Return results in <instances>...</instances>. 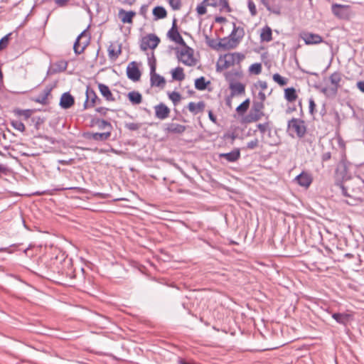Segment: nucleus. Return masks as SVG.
I'll list each match as a JSON object with an SVG mask.
<instances>
[{
  "label": "nucleus",
  "mask_w": 364,
  "mask_h": 364,
  "mask_svg": "<svg viewBox=\"0 0 364 364\" xmlns=\"http://www.w3.org/2000/svg\"><path fill=\"white\" fill-rule=\"evenodd\" d=\"M244 55L240 53H232L220 56L217 63V70H225L235 64L240 63L243 59Z\"/></svg>",
  "instance_id": "obj_1"
},
{
  "label": "nucleus",
  "mask_w": 364,
  "mask_h": 364,
  "mask_svg": "<svg viewBox=\"0 0 364 364\" xmlns=\"http://www.w3.org/2000/svg\"><path fill=\"white\" fill-rule=\"evenodd\" d=\"M148 63L150 68V80L151 86L163 87L166 84V81L164 77L156 73V61L154 53H151V57L148 58Z\"/></svg>",
  "instance_id": "obj_2"
},
{
  "label": "nucleus",
  "mask_w": 364,
  "mask_h": 364,
  "mask_svg": "<svg viewBox=\"0 0 364 364\" xmlns=\"http://www.w3.org/2000/svg\"><path fill=\"white\" fill-rule=\"evenodd\" d=\"M288 130L292 134H296L299 138L304 136L306 132V127L304 121L292 118L288 122Z\"/></svg>",
  "instance_id": "obj_3"
},
{
  "label": "nucleus",
  "mask_w": 364,
  "mask_h": 364,
  "mask_svg": "<svg viewBox=\"0 0 364 364\" xmlns=\"http://www.w3.org/2000/svg\"><path fill=\"white\" fill-rule=\"evenodd\" d=\"M263 108L264 105L262 102H255L250 112L246 117V122L250 123L259 120L264 115Z\"/></svg>",
  "instance_id": "obj_4"
},
{
  "label": "nucleus",
  "mask_w": 364,
  "mask_h": 364,
  "mask_svg": "<svg viewBox=\"0 0 364 364\" xmlns=\"http://www.w3.org/2000/svg\"><path fill=\"white\" fill-rule=\"evenodd\" d=\"M183 47L178 51V60L186 65L191 66L194 65V59L193 56V49L188 47L186 44Z\"/></svg>",
  "instance_id": "obj_5"
},
{
  "label": "nucleus",
  "mask_w": 364,
  "mask_h": 364,
  "mask_svg": "<svg viewBox=\"0 0 364 364\" xmlns=\"http://www.w3.org/2000/svg\"><path fill=\"white\" fill-rule=\"evenodd\" d=\"M160 42V39L155 34H149L142 38L140 48L142 50L156 48Z\"/></svg>",
  "instance_id": "obj_6"
},
{
  "label": "nucleus",
  "mask_w": 364,
  "mask_h": 364,
  "mask_svg": "<svg viewBox=\"0 0 364 364\" xmlns=\"http://www.w3.org/2000/svg\"><path fill=\"white\" fill-rule=\"evenodd\" d=\"M100 102L101 100L97 97L95 92L92 89L87 87L86 90V100L84 104L85 109L93 107Z\"/></svg>",
  "instance_id": "obj_7"
},
{
  "label": "nucleus",
  "mask_w": 364,
  "mask_h": 364,
  "mask_svg": "<svg viewBox=\"0 0 364 364\" xmlns=\"http://www.w3.org/2000/svg\"><path fill=\"white\" fill-rule=\"evenodd\" d=\"M112 133L110 132H105L102 133L99 132H87L84 134V136L87 139L94 140L96 141H105L110 136Z\"/></svg>",
  "instance_id": "obj_8"
},
{
  "label": "nucleus",
  "mask_w": 364,
  "mask_h": 364,
  "mask_svg": "<svg viewBox=\"0 0 364 364\" xmlns=\"http://www.w3.org/2000/svg\"><path fill=\"white\" fill-rule=\"evenodd\" d=\"M208 6L217 8L221 12H230L231 11L226 0H205Z\"/></svg>",
  "instance_id": "obj_9"
},
{
  "label": "nucleus",
  "mask_w": 364,
  "mask_h": 364,
  "mask_svg": "<svg viewBox=\"0 0 364 364\" xmlns=\"http://www.w3.org/2000/svg\"><path fill=\"white\" fill-rule=\"evenodd\" d=\"M294 181L300 186L307 188L312 183V177L309 173L303 171L295 178Z\"/></svg>",
  "instance_id": "obj_10"
},
{
  "label": "nucleus",
  "mask_w": 364,
  "mask_h": 364,
  "mask_svg": "<svg viewBox=\"0 0 364 364\" xmlns=\"http://www.w3.org/2000/svg\"><path fill=\"white\" fill-rule=\"evenodd\" d=\"M349 8L348 5H343L338 4H333L331 6L332 13L340 18H344L347 17V10Z\"/></svg>",
  "instance_id": "obj_11"
},
{
  "label": "nucleus",
  "mask_w": 364,
  "mask_h": 364,
  "mask_svg": "<svg viewBox=\"0 0 364 364\" xmlns=\"http://www.w3.org/2000/svg\"><path fill=\"white\" fill-rule=\"evenodd\" d=\"M342 80L341 74L338 72L332 73L329 77V80L333 85L331 88L332 95H336L338 88L340 87V82Z\"/></svg>",
  "instance_id": "obj_12"
},
{
  "label": "nucleus",
  "mask_w": 364,
  "mask_h": 364,
  "mask_svg": "<svg viewBox=\"0 0 364 364\" xmlns=\"http://www.w3.org/2000/svg\"><path fill=\"white\" fill-rule=\"evenodd\" d=\"M156 117L159 119H166L170 113V109L163 103H160L154 107Z\"/></svg>",
  "instance_id": "obj_13"
},
{
  "label": "nucleus",
  "mask_w": 364,
  "mask_h": 364,
  "mask_svg": "<svg viewBox=\"0 0 364 364\" xmlns=\"http://www.w3.org/2000/svg\"><path fill=\"white\" fill-rule=\"evenodd\" d=\"M237 40H233L229 37L220 39L218 47L223 50L233 49L237 46Z\"/></svg>",
  "instance_id": "obj_14"
},
{
  "label": "nucleus",
  "mask_w": 364,
  "mask_h": 364,
  "mask_svg": "<svg viewBox=\"0 0 364 364\" xmlns=\"http://www.w3.org/2000/svg\"><path fill=\"white\" fill-rule=\"evenodd\" d=\"M218 157L220 159H225L228 162H235L240 158V151L239 149H234L229 153H221L219 154Z\"/></svg>",
  "instance_id": "obj_15"
},
{
  "label": "nucleus",
  "mask_w": 364,
  "mask_h": 364,
  "mask_svg": "<svg viewBox=\"0 0 364 364\" xmlns=\"http://www.w3.org/2000/svg\"><path fill=\"white\" fill-rule=\"evenodd\" d=\"M168 38L173 41L181 45L185 46V41L178 33L177 28H176V22L175 21L173 23L172 28L168 32Z\"/></svg>",
  "instance_id": "obj_16"
},
{
  "label": "nucleus",
  "mask_w": 364,
  "mask_h": 364,
  "mask_svg": "<svg viewBox=\"0 0 364 364\" xmlns=\"http://www.w3.org/2000/svg\"><path fill=\"white\" fill-rule=\"evenodd\" d=\"M127 75L128 78L133 81H137L139 80L141 73L139 68L135 65L134 62L127 66Z\"/></svg>",
  "instance_id": "obj_17"
},
{
  "label": "nucleus",
  "mask_w": 364,
  "mask_h": 364,
  "mask_svg": "<svg viewBox=\"0 0 364 364\" xmlns=\"http://www.w3.org/2000/svg\"><path fill=\"white\" fill-rule=\"evenodd\" d=\"M85 36V31H82L76 38L73 45L74 52L76 54L82 53L86 48V42H81Z\"/></svg>",
  "instance_id": "obj_18"
},
{
  "label": "nucleus",
  "mask_w": 364,
  "mask_h": 364,
  "mask_svg": "<svg viewBox=\"0 0 364 364\" xmlns=\"http://www.w3.org/2000/svg\"><path fill=\"white\" fill-rule=\"evenodd\" d=\"M75 103L74 97L69 93L62 95L60 100V106L65 109L70 108Z\"/></svg>",
  "instance_id": "obj_19"
},
{
  "label": "nucleus",
  "mask_w": 364,
  "mask_h": 364,
  "mask_svg": "<svg viewBox=\"0 0 364 364\" xmlns=\"http://www.w3.org/2000/svg\"><path fill=\"white\" fill-rule=\"evenodd\" d=\"M302 38L304 39L306 44H318L322 42L323 38L318 34L315 33H304Z\"/></svg>",
  "instance_id": "obj_20"
},
{
  "label": "nucleus",
  "mask_w": 364,
  "mask_h": 364,
  "mask_svg": "<svg viewBox=\"0 0 364 364\" xmlns=\"http://www.w3.org/2000/svg\"><path fill=\"white\" fill-rule=\"evenodd\" d=\"M229 88L231 90V95H239L245 93V87L243 84L238 82H232L229 83Z\"/></svg>",
  "instance_id": "obj_21"
},
{
  "label": "nucleus",
  "mask_w": 364,
  "mask_h": 364,
  "mask_svg": "<svg viewBox=\"0 0 364 364\" xmlns=\"http://www.w3.org/2000/svg\"><path fill=\"white\" fill-rule=\"evenodd\" d=\"M135 15L136 13L132 11H126L124 9H120L119 11V17L124 23H132V19Z\"/></svg>",
  "instance_id": "obj_22"
},
{
  "label": "nucleus",
  "mask_w": 364,
  "mask_h": 364,
  "mask_svg": "<svg viewBox=\"0 0 364 364\" xmlns=\"http://www.w3.org/2000/svg\"><path fill=\"white\" fill-rule=\"evenodd\" d=\"M244 34V29L241 27L236 26L235 23H233V29L228 37L233 40H237V44H239L243 38Z\"/></svg>",
  "instance_id": "obj_23"
},
{
  "label": "nucleus",
  "mask_w": 364,
  "mask_h": 364,
  "mask_svg": "<svg viewBox=\"0 0 364 364\" xmlns=\"http://www.w3.org/2000/svg\"><path fill=\"white\" fill-rule=\"evenodd\" d=\"M98 88L101 93V95L106 99L107 101L113 102L115 100L113 95L112 94L109 87L105 84L99 83Z\"/></svg>",
  "instance_id": "obj_24"
},
{
  "label": "nucleus",
  "mask_w": 364,
  "mask_h": 364,
  "mask_svg": "<svg viewBox=\"0 0 364 364\" xmlns=\"http://www.w3.org/2000/svg\"><path fill=\"white\" fill-rule=\"evenodd\" d=\"M332 318L342 325H346L350 318V315L346 313H333Z\"/></svg>",
  "instance_id": "obj_25"
},
{
  "label": "nucleus",
  "mask_w": 364,
  "mask_h": 364,
  "mask_svg": "<svg viewBox=\"0 0 364 364\" xmlns=\"http://www.w3.org/2000/svg\"><path fill=\"white\" fill-rule=\"evenodd\" d=\"M93 122L99 129L106 130L105 132H110V133H112V126L110 122L100 119H97L94 120Z\"/></svg>",
  "instance_id": "obj_26"
},
{
  "label": "nucleus",
  "mask_w": 364,
  "mask_h": 364,
  "mask_svg": "<svg viewBox=\"0 0 364 364\" xmlns=\"http://www.w3.org/2000/svg\"><path fill=\"white\" fill-rule=\"evenodd\" d=\"M284 98L289 102L296 100L298 95L294 87H287L284 90Z\"/></svg>",
  "instance_id": "obj_27"
},
{
  "label": "nucleus",
  "mask_w": 364,
  "mask_h": 364,
  "mask_svg": "<svg viewBox=\"0 0 364 364\" xmlns=\"http://www.w3.org/2000/svg\"><path fill=\"white\" fill-rule=\"evenodd\" d=\"M166 129L171 133L181 134L186 130V127L176 123H171L168 124Z\"/></svg>",
  "instance_id": "obj_28"
},
{
  "label": "nucleus",
  "mask_w": 364,
  "mask_h": 364,
  "mask_svg": "<svg viewBox=\"0 0 364 364\" xmlns=\"http://www.w3.org/2000/svg\"><path fill=\"white\" fill-rule=\"evenodd\" d=\"M257 127L258 130L262 134V137L264 138V135L267 134L268 135H270L272 132V127L270 126L269 122H266L263 124L259 123L257 124Z\"/></svg>",
  "instance_id": "obj_29"
},
{
  "label": "nucleus",
  "mask_w": 364,
  "mask_h": 364,
  "mask_svg": "<svg viewBox=\"0 0 364 364\" xmlns=\"http://www.w3.org/2000/svg\"><path fill=\"white\" fill-rule=\"evenodd\" d=\"M127 97L132 105H139L142 101L141 95L136 91L129 92L127 95Z\"/></svg>",
  "instance_id": "obj_30"
},
{
  "label": "nucleus",
  "mask_w": 364,
  "mask_h": 364,
  "mask_svg": "<svg viewBox=\"0 0 364 364\" xmlns=\"http://www.w3.org/2000/svg\"><path fill=\"white\" fill-rule=\"evenodd\" d=\"M272 29L269 26H265L262 29L260 39L262 41L269 42L272 40Z\"/></svg>",
  "instance_id": "obj_31"
},
{
  "label": "nucleus",
  "mask_w": 364,
  "mask_h": 364,
  "mask_svg": "<svg viewBox=\"0 0 364 364\" xmlns=\"http://www.w3.org/2000/svg\"><path fill=\"white\" fill-rule=\"evenodd\" d=\"M153 15L154 20H159L166 17L167 12L163 6H158L153 9Z\"/></svg>",
  "instance_id": "obj_32"
},
{
  "label": "nucleus",
  "mask_w": 364,
  "mask_h": 364,
  "mask_svg": "<svg viewBox=\"0 0 364 364\" xmlns=\"http://www.w3.org/2000/svg\"><path fill=\"white\" fill-rule=\"evenodd\" d=\"M226 80L228 83L232 82H236V80L242 76V72L240 70H231L228 72L225 75Z\"/></svg>",
  "instance_id": "obj_33"
},
{
  "label": "nucleus",
  "mask_w": 364,
  "mask_h": 364,
  "mask_svg": "<svg viewBox=\"0 0 364 364\" xmlns=\"http://www.w3.org/2000/svg\"><path fill=\"white\" fill-rule=\"evenodd\" d=\"M204 107H205L204 103L202 102H199L198 103L191 102L188 105V110L191 112H193L194 114H197V113L203 111V109H204Z\"/></svg>",
  "instance_id": "obj_34"
},
{
  "label": "nucleus",
  "mask_w": 364,
  "mask_h": 364,
  "mask_svg": "<svg viewBox=\"0 0 364 364\" xmlns=\"http://www.w3.org/2000/svg\"><path fill=\"white\" fill-rule=\"evenodd\" d=\"M50 93V89L46 88L35 99L36 102L42 105L47 104L48 97Z\"/></svg>",
  "instance_id": "obj_35"
},
{
  "label": "nucleus",
  "mask_w": 364,
  "mask_h": 364,
  "mask_svg": "<svg viewBox=\"0 0 364 364\" xmlns=\"http://www.w3.org/2000/svg\"><path fill=\"white\" fill-rule=\"evenodd\" d=\"M172 77L173 80L181 81L185 78L183 69L181 67H177L171 71Z\"/></svg>",
  "instance_id": "obj_36"
},
{
  "label": "nucleus",
  "mask_w": 364,
  "mask_h": 364,
  "mask_svg": "<svg viewBox=\"0 0 364 364\" xmlns=\"http://www.w3.org/2000/svg\"><path fill=\"white\" fill-rule=\"evenodd\" d=\"M208 83L209 82H206L204 77H200L195 80V87L198 90H204Z\"/></svg>",
  "instance_id": "obj_37"
},
{
  "label": "nucleus",
  "mask_w": 364,
  "mask_h": 364,
  "mask_svg": "<svg viewBox=\"0 0 364 364\" xmlns=\"http://www.w3.org/2000/svg\"><path fill=\"white\" fill-rule=\"evenodd\" d=\"M109 56L112 58H117L121 54V46H119L117 49L113 48L112 46H110L108 48Z\"/></svg>",
  "instance_id": "obj_38"
},
{
  "label": "nucleus",
  "mask_w": 364,
  "mask_h": 364,
  "mask_svg": "<svg viewBox=\"0 0 364 364\" xmlns=\"http://www.w3.org/2000/svg\"><path fill=\"white\" fill-rule=\"evenodd\" d=\"M273 80L279 84L280 86H284L287 84V79L281 76L279 73H275L272 75Z\"/></svg>",
  "instance_id": "obj_39"
},
{
  "label": "nucleus",
  "mask_w": 364,
  "mask_h": 364,
  "mask_svg": "<svg viewBox=\"0 0 364 364\" xmlns=\"http://www.w3.org/2000/svg\"><path fill=\"white\" fill-rule=\"evenodd\" d=\"M249 105H250V100L248 99H247L236 108V111L239 114H242L247 110Z\"/></svg>",
  "instance_id": "obj_40"
},
{
  "label": "nucleus",
  "mask_w": 364,
  "mask_h": 364,
  "mask_svg": "<svg viewBox=\"0 0 364 364\" xmlns=\"http://www.w3.org/2000/svg\"><path fill=\"white\" fill-rule=\"evenodd\" d=\"M208 6L207 3L205 2V0H203L199 5L196 7V11L198 15L202 16L206 14L207 10L206 7Z\"/></svg>",
  "instance_id": "obj_41"
},
{
  "label": "nucleus",
  "mask_w": 364,
  "mask_h": 364,
  "mask_svg": "<svg viewBox=\"0 0 364 364\" xmlns=\"http://www.w3.org/2000/svg\"><path fill=\"white\" fill-rule=\"evenodd\" d=\"M249 71L255 75H259L262 72V65L260 63H254L249 68Z\"/></svg>",
  "instance_id": "obj_42"
},
{
  "label": "nucleus",
  "mask_w": 364,
  "mask_h": 364,
  "mask_svg": "<svg viewBox=\"0 0 364 364\" xmlns=\"http://www.w3.org/2000/svg\"><path fill=\"white\" fill-rule=\"evenodd\" d=\"M11 124L15 129L19 132H22L25 131L26 127L24 124L19 120L13 121Z\"/></svg>",
  "instance_id": "obj_43"
},
{
  "label": "nucleus",
  "mask_w": 364,
  "mask_h": 364,
  "mask_svg": "<svg viewBox=\"0 0 364 364\" xmlns=\"http://www.w3.org/2000/svg\"><path fill=\"white\" fill-rule=\"evenodd\" d=\"M10 36H11V33H9V34L6 35L5 36H4L0 40V50H3L7 47V46L9 44V39H10Z\"/></svg>",
  "instance_id": "obj_44"
},
{
  "label": "nucleus",
  "mask_w": 364,
  "mask_h": 364,
  "mask_svg": "<svg viewBox=\"0 0 364 364\" xmlns=\"http://www.w3.org/2000/svg\"><path fill=\"white\" fill-rule=\"evenodd\" d=\"M168 97L174 105L177 104L181 100V95L177 92H172L168 95Z\"/></svg>",
  "instance_id": "obj_45"
},
{
  "label": "nucleus",
  "mask_w": 364,
  "mask_h": 364,
  "mask_svg": "<svg viewBox=\"0 0 364 364\" xmlns=\"http://www.w3.org/2000/svg\"><path fill=\"white\" fill-rule=\"evenodd\" d=\"M168 3L173 10H178L181 9V0H169Z\"/></svg>",
  "instance_id": "obj_46"
},
{
  "label": "nucleus",
  "mask_w": 364,
  "mask_h": 364,
  "mask_svg": "<svg viewBox=\"0 0 364 364\" xmlns=\"http://www.w3.org/2000/svg\"><path fill=\"white\" fill-rule=\"evenodd\" d=\"M353 183L358 186V188L360 191L364 188V181L360 177L354 178Z\"/></svg>",
  "instance_id": "obj_47"
},
{
  "label": "nucleus",
  "mask_w": 364,
  "mask_h": 364,
  "mask_svg": "<svg viewBox=\"0 0 364 364\" xmlns=\"http://www.w3.org/2000/svg\"><path fill=\"white\" fill-rule=\"evenodd\" d=\"M259 146V140L257 139H255L247 143L246 148L247 149H254L258 147Z\"/></svg>",
  "instance_id": "obj_48"
},
{
  "label": "nucleus",
  "mask_w": 364,
  "mask_h": 364,
  "mask_svg": "<svg viewBox=\"0 0 364 364\" xmlns=\"http://www.w3.org/2000/svg\"><path fill=\"white\" fill-rule=\"evenodd\" d=\"M248 8H249V10L252 16L256 15L257 9H256L255 4L253 1H250L248 2Z\"/></svg>",
  "instance_id": "obj_49"
},
{
  "label": "nucleus",
  "mask_w": 364,
  "mask_h": 364,
  "mask_svg": "<svg viewBox=\"0 0 364 364\" xmlns=\"http://www.w3.org/2000/svg\"><path fill=\"white\" fill-rule=\"evenodd\" d=\"M309 112L311 114H314V109L316 107V104L314 102V100L312 98L309 99Z\"/></svg>",
  "instance_id": "obj_50"
},
{
  "label": "nucleus",
  "mask_w": 364,
  "mask_h": 364,
  "mask_svg": "<svg viewBox=\"0 0 364 364\" xmlns=\"http://www.w3.org/2000/svg\"><path fill=\"white\" fill-rule=\"evenodd\" d=\"M109 111V109L106 107H98L96 109V112L100 113L102 116H105Z\"/></svg>",
  "instance_id": "obj_51"
},
{
  "label": "nucleus",
  "mask_w": 364,
  "mask_h": 364,
  "mask_svg": "<svg viewBox=\"0 0 364 364\" xmlns=\"http://www.w3.org/2000/svg\"><path fill=\"white\" fill-rule=\"evenodd\" d=\"M357 88L363 93H364V81L360 80L356 83Z\"/></svg>",
  "instance_id": "obj_52"
},
{
  "label": "nucleus",
  "mask_w": 364,
  "mask_h": 364,
  "mask_svg": "<svg viewBox=\"0 0 364 364\" xmlns=\"http://www.w3.org/2000/svg\"><path fill=\"white\" fill-rule=\"evenodd\" d=\"M262 4L266 7V9L271 11L270 1L271 0H260Z\"/></svg>",
  "instance_id": "obj_53"
},
{
  "label": "nucleus",
  "mask_w": 364,
  "mask_h": 364,
  "mask_svg": "<svg viewBox=\"0 0 364 364\" xmlns=\"http://www.w3.org/2000/svg\"><path fill=\"white\" fill-rule=\"evenodd\" d=\"M127 127L129 130H136L139 128V126L136 123H130L127 125Z\"/></svg>",
  "instance_id": "obj_54"
},
{
  "label": "nucleus",
  "mask_w": 364,
  "mask_h": 364,
  "mask_svg": "<svg viewBox=\"0 0 364 364\" xmlns=\"http://www.w3.org/2000/svg\"><path fill=\"white\" fill-rule=\"evenodd\" d=\"M331 154L330 152H325L323 154L321 159H322L323 161H326L329 160L331 159Z\"/></svg>",
  "instance_id": "obj_55"
},
{
  "label": "nucleus",
  "mask_w": 364,
  "mask_h": 364,
  "mask_svg": "<svg viewBox=\"0 0 364 364\" xmlns=\"http://www.w3.org/2000/svg\"><path fill=\"white\" fill-rule=\"evenodd\" d=\"M69 0H55V4L60 6H63Z\"/></svg>",
  "instance_id": "obj_56"
},
{
  "label": "nucleus",
  "mask_w": 364,
  "mask_h": 364,
  "mask_svg": "<svg viewBox=\"0 0 364 364\" xmlns=\"http://www.w3.org/2000/svg\"><path fill=\"white\" fill-rule=\"evenodd\" d=\"M259 85L262 90L267 88V83L265 81H259Z\"/></svg>",
  "instance_id": "obj_57"
},
{
  "label": "nucleus",
  "mask_w": 364,
  "mask_h": 364,
  "mask_svg": "<svg viewBox=\"0 0 364 364\" xmlns=\"http://www.w3.org/2000/svg\"><path fill=\"white\" fill-rule=\"evenodd\" d=\"M81 42H86V47L88 46L90 42V38L87 36V34L85 33V36L83 38V40Z\"/></svg>",
  "instance_id": "obj_58"
},
{
  "label": "nucleus",
  "mask_w": 364,
  "mask_h": 364,
  "mask_svg": "<svg viewBox=\"0 0 364 364\" xmlns=\"http://www.w3.org/2000/svg\"><path fill=\"white\" fill-rule=\"evenodd\" d=\"M225 21V18L222 17V16H220V17H217V18H215V21H216V22H218V23H223V22H224Z\"/></svg>",
  "instance_id": "obj_59"
},
{
  "label": "nucleus",
  "mask_w": 364,
  "mask_h": 364,
  "mask_svg": "<svg viewBox=\"0 0 364 364\" xmlns=\"http://www.w3.org/2000/svg\"><path fill=\"white\" fill-rule=\"evenodd\" d=\"M209 118L213 122H215L216 120L215 117L213 115V114L211 112H209Z\"/></svg>",
  "instance_id": "obj_60"
},
{
  "label": "nucleus",
  "mask_w": 364,
  "mask_h": 364,
  "mask_svg": "<svg viewBox=\"0 0 364 364\" xmlns=\"http://www.w3.org/2000/svg\"><path fill=\"white\" fill-rule=\"evenodd\" d=\"M259 96L262 101H264L265 100V95L262 92H259Z\"/></svg>",
  "instance_id": "obj_61"
},
{
  "label": "nucleus",
  "mask_w": 364,
  "mask_h": 364,
  "mask_svg": "<svg viewBox=\"0 0 364 364\" xmlns=\"http://www.w3.org/2000/svg\"><path fill=\"white\" fill-rule=\"evenodd\" d=\"M209 46L215 49H218L219 48L218 47V44L217 45H214V42H212V43H209Z\"/></svg>",
  "instance_id": "obj_62"
},
{
  "label": "nucleus",
  "mask_w": 364,
  "mask_h": 364,
  "mask_svg": "<svg viewBox=\"0 0 364 364\" xmlns=\"http://www.w3.org/2000/svg\"><path fill=\"white\" fill-rule=\"evenodd\" d=\"M61 64L63 65L62 70H64L66 69L67 63L65 62H62Z\"/></svg>",
  "instance_id": "obj_63"
},
{
  "label": "nucleus",
  "mask_w": 364,
  "mask_h": 364,
  "mask_svg": "<svg viewBox=\"0 0 364 364\" xmlns=\"http://www.w3.org/2000/svg\"><path fill=\"white\" fill-rule=\"evenodd\" d=\"M322 91L323 92L326 93L327 92V88H323Z\"/></svg>",
  "instance_id": "obj_64"
}]
</instances>
